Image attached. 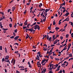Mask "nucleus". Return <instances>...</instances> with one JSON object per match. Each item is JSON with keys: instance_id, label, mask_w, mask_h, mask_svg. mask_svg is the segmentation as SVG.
I'll return each instance as SVG.
<instances>
[{"instance_id": "f257e3e1", "label": "nucleus", "mask_w": 73, "mask_h": 73, "mask_svg": "<svg viewBox=\"0 0 73 73\" xmlns=\"http://www.w3.org/2000/svg\"><path fill=\"white\" fill-rule=\"evenodd\" d=\"M33 27H34V29H35V30L36 29H38V30H40V28L39 26L36 25L35 26H33Z\"/></svg>"}, {"instance_id": "f03ea898", "label": "nucleus", "mask_w": 73, "mask_h": 73, "mask_svg": "<svg viewBox=\"0 0 73 73\" xmlns=\"http://www.w3.org/2000/svg\"><path fill=\"white\" fill-rule=\"evenodd\" d=\"M52 37H50L49 38V36L47 34V40H49V41H50L52 40Z\"/></svg>"}, {"instance_id": "7ed1b4c3", "label": "nucleus", "mask_w": 73, "mask_h": 73, "mask_svg": "<svg viewBox=\"0 0 73 73\" xmlns=\"http://www.w3.org/2000/svg\"><path fill=\"white\" fill-rule=\"evenodd\" d=\"M34 27H33L32 28H31V29H28V31H35V30H34Z\"/></svg>"}, {"instance_id": "20e7f679", "label": "nucleus", "mask_w": 73, "mask_h": 73, "mask_svg": "<svg viewBox=\"0 0 73 73\" xmlns=\"http://www.w3.org/2000/svg\"><path fill=\"white\" fill-rule=\"evenodd\" d=\"M9 56H6L5 57V60L6 59H8L9 58Z\"/></svg>"}, {"instance_id": "39448f33", "label": "nucleus", "mask_w": 73, "mask_h": 73, "mask_svg": "<svg viewBox=\"0 0 73 73\" xmlns=\"http://www.w3.org/2000/svg\"><path fill=\"white\" fill-rule=\"evenodd\" d=\"M54 66H55V68H54L53 69H56V68H57V66H58V64H56V65H54Z\"/></svg>"}, {"instance_id": "423d86ee", "label": "nucleus", "mask_w": 73, "mask_h": 73, "mask_svg": "<svg viewBox=\"0 0 73 73\" xmlns=\"http://www.w3.org/2000/svg\"><path fill=\"white\" fill-rule=\"evenodd\" d=\"M19 36H17L16 37H15V38H14V39L15 40H17L18 39V38H19Z\"/></svg>"}, {"instance_id": "0eeeda50", "label": "nucleus", "mask_w": 73, "mask_h": 73, "mask_svg": "<svg viewBox=\"0 0 73 73\" xmlns=\"http://www.w3.org/2000/svg\"><path fill=\"white\" fill-rule=\"evenodd\" d=\"M46 72V68L44 69V70H43L42 72V73H45V72Z\"/></svg>"}, {"instance_id": "6e6552de", "label": "nucleus", "mask_w": 73, "mask_h": 73, "mask_svg": "<svg viewBox=\"0 0 73 73\" xmlns=\"http://www.w3.org/2000/svg\"><path fill=\"white\" fill-rule=\"evenodd\" d=\"M50 69H52V68H51V67H52H52L53 66H54V65L53 64H50Z\"/></svg>"}, {"instance_id": "1a4fd4ad", "label": "nucleus", "mask_w": 73, "mask_h": 73, "mask_svg": "<svg viewBox=\"0 0 73 73\" xmlns=\"http://www.w3.org/2000/svg\"><path fill=\"white\" fill-rule=\"evenodd\" d=\"M50 10V9H46L45 10V12L46 13H47V12L48 11H49V10Z\"/></svg>"}, {"instance_id": "9d476101", "label": "nucleus", "mask_w": 73, "mask_h": 73, "mask_svg": "<svg viewBox=\"0 0 73 73\" xmlns=\"http://www.w3.org/2000/svg\"><path fill=\"white\" fill-rule=\"evenodd\" d=\"M39 7H40V8H41V7L42 6V4L41 3H40L39 5H38Z\"/></svg>"}, {"instance_id": "9b49d317", "label": "nucleus", "mask_w": 73, "mask_h": 73, "mask_svg": "<svg viewBox=\"0 0 73 73\" xmlns=\"http://www.w3.org/2000/svg\"><path fill=\"white\" fill-rule=\"evenodd\" d=\"M15 8L16 7H14L12 8V9L13 11L15 10Z\"/></svg>"}, {"instance_id": "f8f14e48", "label": "nucleus", "mask_w": 73, "mask_h": 73, "mask_svg": "<svg viewBox=\"0 0 73 73\" xmlns=\"http://www.w3.org/2000/svg\"><path fill=\"white\" fill-rule=\"evenodd\" d=\"M69 15V13H67L65 15H64L67 16H68Z\"/></svg>"}, {"instance_id": "ddd939ff", "label": "nucleus", "mask_w": 73, "mask_h": 73, "mask_svg": "<svg viewBox=\"0 0 73 73\" xmlns=\"http://www.w3.org/2000/svg\"><path fill=\"white\" fill-rule=\"evenodd\" d=\"M25 25H27V20H26L24 23Z\"/></svg>"}, {"instance_id": "4468645a", "label": "nucleus", "mask_w": 73, "mask_h": 73, "mask_svg": "<svg viewBox=\"0 0 73 73\" xmlns=\"http://www.w3.org/2000/svg\"><path fill=\"white\" fill-rule=\"evenodd\" d=\"M71 45H72V44H71V43L69 44L68 45V47L70 48L71 46Z\"/></svg>"}, {"instance_id": "2eb2a0df", "label": "nucleus", "mask_w": 73, "mask_h": 73, "mask_svg": "<svg viewBox=\"0 0 73 73\" xmlns=\"http://www.w3.org/2000/svg\"><path fill=\"white\" fill-rule=\"evenodd\" d=\"M0 26L1 28H3V26H2V24L1 23H0Z\"/></svg>"}, {"instance_id": "dca6fc26", "label": "nucleus", "mask_w": 73, "mask_h": 73, "mask_svg": "<svg viewBox=\"0 0 73 73\" xmlns=\"http://www.w3.org/2000/svg\"><path fill=\"white\" fill-rule=\"evenodd\" d=\"M5 62H7V61H9V59H5Z\"/></svg>"}, {"instance_id": "f3484780", "label": "nucleus", "mask_w": 73, "mask_h": 73, "mask_svg": "<svg viewBox=\"0 0 73 73\" xmlns=\"http://www.w3.org/2000/svg\"><path fill=\"white\" fill-rule=\"evenodd\" d=\"M68 37H69V34H67L66 35V38H68Z\"/></svg>"}, {"instance_id": "a211bd4d", "label": "nucleus", "mask_w": 73, "mask_h": 73, "mask_svg": "<svg viewBox=\"0 0 73 73\" xmlns=\"http://www.w3.org/2000/svg\"><path fill=\"white\" fill-rule=\"evenodd\" d=\"M69 57H72V53H70V54H69Z\"/></svg>"}, {"instance_id": "6ab92c4d", "label": "nucleus", "mask_w": 73, "mask_h": 73, "mask_svg": "<svg viewBox=\"0 0 73 73\" xmlns=\"http://www.w3.org/2000/svg\"><path fill=\"white\" fill-rule=\"evenodd\" d=\"M36 24V22L33 25H31V27H33V25H35V24Z\"/></svg>"}, {"instance_id": "aec40b11", "label": "nucleus", "mask_w": 73, "mask_h": 73, "mask_svg": "<svg viewBox=\"0 0 73 73\" xmlns=\"http://www.w3.org/2000/svg\"><path fill=\"white\" fill-rule=\"evenodd\" d=\"M2 17H3V19H5H5H6V18H5V16H4V15H2Z\"/></svg>"}, {"instance_id": "412c9836", "label": "nucleus", "mask_w": 73, "mask_h": 73, "mask_svg": "<svg viewBox=\"0 0 73 73\" xmlns=\"http://www.w3.org/2000/svg\"><path fill=\"white\" fill-rule=\"evenodd\" d=\"M57 42L56 41V40L54 41V44H57Z\"/></svg>"}, {"instance_id": "4be33fe9", "label": "nucleus", "mask_w": 73, "mask_h": 73, "mask_svg": "<svg viewBox=\"0 0 73 73\" xmlns=\"http://www.w3.org/2000/svg\"><path fill=\"white\" fill-rule=\"evenodd\" d=\"M5 52L7 53V48L5 47Z\"/></svg>"}, {"instance_id": "5701e85b", "label": "nucleus", "mask_w": 73, "mask_h": 73, "mask_svg": "<svg viewBox=\"0 0 73 73\" xmlns=\"http://www.w3.org/2000/svg\"><path fill=\"white\" fill-rule=\"evenodd\" d=\"M54 31L52 32L51 31H50L49 33H54Z\"/></svg>"}, {"instance_id": "b1692460", "label": "nucleus", "mask_w": 73, "mask_h": 73, "mask_svg": "<svg viewBox=\"0 0 73 73\" xmlns=\"http://www.w3.org/2000/svg\"><path fill=\"white\" fill-rule=\"evenodd\" d=\"M55 59L56 60H57L58 61H59V60H60V59L59 58H55Z\"/></svg>"}, {"instance_id": "393cba45", "label": "nucleus", "mask_w": 73, "mask_h": 73, "mask_svg": "<svg viewBox=\"0 0 73 73\" xmlns=\"http://www.w3.org/2000/svg\"><path fill=\"white\" fill-rule=\"evenodd\" d=\"M37 65H41V64L40 63V62H38L37 63Z\"/></svg>"}, {"instance_id": "a878e982", "label": "nucleus", "mask_w": 73, "mask_h": 73, "mask_svg": "<svg viewBox=\"0 0 73 73\" xmlns=\"http://www.w3.org/2000/svg\"><path fill=\"white\" fill-rule=\"evenodd\" d=\"M29 25L31 26V25L30 24H29L28 25H27V28H29Z\"/></svg>"}, {"instance_id": "bb28decb", "label": "nucleus", "mask_w": 73, "mask_h": 73, "mask_svg": "<svg viewBox=\"0 0 73 73\" xmlns=\"http://www.w3.org/2000/svg\"><path fill=\"white\" fill-rule=\"evenodd\" d=\"M12 26V24H9V27L10 28H11Z\"/></svg>"}, {"instance_id": "cd10ccee", "label": "nucleus", "mask_w": 73, "mask_h": 73, "mask_svg": "<svg viewBox=\"0 0 73 73\" xmlns=\"http://www.w3.org/2000/svg\"><path fill=\"white\" fill-rule=\"evenodd\" d=\"M60 5H61L62 6L64 5H65V3H63L62 4H61Z\"/></svg>"}, {"instance_id": "c85d7f7f", "label": "nucleus", "mask_w": 73, "mask_h": 73, "mask_svg": "<svg viewBox=\"0 0 73 73\" xmlns=\"http://www.w3.org/2000/svg\"><path fill=\"white\" fill-rule=\"evenodd\" d=\"M5 61V59H4V58H3L2 59V62H4Z\"/></svg>"}, {"instance_id": "c756f323", "label": "nucleus", "mask_w": 73, "mask_h": 73, "mask_svg": "<svg viewBox=\"0 0 73 73\" xmlns=\"http://www.w3.org/2000/svg\"><path fill=\"white\" fill-rule=\"evenodd\" d=\"M60 29L59 27L57 28V27L55 28L56 30H57V29Z\"/></svg>"}, {"instance_id": "7c9ffc66", "label": "nucleus", "mask_w": 73, "mask_h": 73, "mask_svg": "<svg viewBox=\"0 0 73 73\" xmlns=\"http://www.w3.org/2000/svg\"><path fill=\"white\" fill-rule=\"evenodd\" d=\"M66 65V64H65V63H63V64H61V66H64V65Z\"/></svg>"}, {"instance_id": "2f4dec72", "label": "nucleus", "mask_w": 73, "mask_h": 73, "mask_svg": "<svg viewBox=\"0 0 73 73\" xmlns=\"http://www.w3.org/2000/svg\"><path fill=\"white\" fill-rule=\"evenodd\" d=\"M3 18L1 17L0 19V21H1V20H3Z\"/></svg>"}, {"instance_id": "473e14b6", "label": "nucleus", "mask_w": 73, "mask_h": 73, "mask_svg": "<svg viewBox=\"0 0 73 73\" xmlns=\"http://www.w3.org/2000/svg\"><path fill=\"white\" fill-rule=\"evenodd\" d=\"M60 31H61V32H63V31H65L64 29H61L60 30Z\"/></svg>"}, {"instance_id": "72a5a7b5", "label": "nucleus", "mask_w": 73, "mask_h": 73, "mask_svg": "<svg viewBox=\"0 0 73 73\" xmlns=\"http://www.w3.org/2000/svg\"><path fill=\"white\" fill-rule=\"evenodd\" d=\"M67 49V48L64 47V48L63 49V50H65Z\"/></svg>"}, {"instance_id": "f704fd0d", "label": "nucleus", "mask_w": 73, "mask_h": 73, "mask_svg": "<svg viewBox=\"0 0 73 73\" xmlns=\"http://www.w3.org/2000/svg\"><path fill=\"white\" fill-rule=\"evenodd\" d=\"M44 61H46V62H47V61H48V59L47 60H46L45 59H44Z\"/></svg>"}, {"instance_id": "c9c22d12", "label": "nucleus", "mask_w": 73, "mask_h": 73, "mask_svg": "<svg viewBox=\"0 0 73 73\" xmlns=\"http://www.w3.org/2000/svg\"><path fill=\"white\" fill-rule=\"evenodd\" d=\"M15 37L14 36H12L11 37H10V38H13Z\"/></svg>"}, {"instance_id": "e433bc0d", "label": "nucleus", "mask_w": 73, "mask_h": 73, "mask_svg": "<svg viewBox=\"0 0 73 73\" xmlns=\"http://www.w3.org/2000/svg\"><path fill=\"white\" fill-rule=\"evenodd\" d=\"M19 68H24V66H19Z\"/></svg>"}, {"instance_id": "4c0bfd02", "label": "nucleus", "mask_w": 73, "mask_h": 73, "mask_svg": "<svg viewBox=\"0 0 73 73\" xmlns=\"http://www.w3.org/2000/svg\"><path fill=\"white\" fill-rule=\"evenodd\" d=\"M62 20H60L59 21V25H60L61 23V21Z\"/></svg>"}, {"instance_id": "58836bf2", "label": "nucleus", "mask_w": 73, "mask_h": 73, "mask_svg": "<svg viewBox=\"0 0 73 73\" xmlns=\"http://www.w3.org/2000/svg\"><path fill=\"white\" fill-rule=\"evenodd\" d=\"M66 19L67 20V21H68L69 20V18L68 17L66 18Z\"/></svg>"}, {"instance_id": "ea45409f", "label": "nucleus", "mask_w": 73, "mask_h": 73, "mask_svg": "<svg viewBox=\"0 0 73 73\" xmlns=\"http://www.w3.org/2000/svg\"><path fill=\"white\" fill-rule=\"evenodd\" d=\"M0 13H1V14H2V15H4V12H0Z\"/></svg>"}, {"instance_id": "a19ab883", "label": "nucleus", "mask_w": 73, "mask_h": 73, "mask_svg": "<svg viewBox=\"0 0 73 73\" xmlns=\"http://www.w3.org/2000/svg\"><path fill=\"white\" fill-rule=\"evenodd\" d=\"M50 28H51V27H48V29H49V30H51V29H50Z\"/></svg>"}, {"instance_id": "79ce46f5", "label": "nucleus", "mask_w": 73, "mask_h": 73, "mask_svg": "<svg viewBox=\"0 0 73 73\" xmlns=\"http://www.w3.org/2000/svg\"><path fill=\"white\" fill-rule=\"evenodd\" d=\"M62 70H60V71L58 72V73H62Z\"/></svg>"}, {"instance_id": "37998d69", "label": "nucleus", "mask_w": 73, "mask_h": 73, "mask_svg": "<svg viewBox=\"0 0 73 73\" xmlns=\"http://www.w3.org/2000/svg\"><path fill=\"white\" fill-rule=\"evenodd\" d=\"M59 70L60 68H58L56 70V71H58V70Z\"/></svg>"}, {"instance_id": "c03bdc74", "label": "nucleus", "mask_w": 73, "mask_h": 73, "mask_svg": "<svg viewBox=\"0 0 73 73\" xmlns=\"http://www.w3.org/2000/svg\"><path fill=\"white\" fill-rule=\"evenodd\" d=\"M17 29H15V31H14V32L15 33H17Z\"/></svg>"}, {"instance_id": "a18cd8bd", "label": "nucleus", "mask_w": 73, "mask_h": 73, "mask_svg": "<svg viewBox=\"0 0 73 73\" xmlns=\"http://www.w3.org/2000/svg\"><path fill=\"white\" fill-rule=\"evenodd\" d=\"M23 23H21V24H19V26H23Z\"/></svg>"}, {"instance_id": "49530a36", "label": "nucleus", "mask_w": 73, "mask_h": 73, "mask_svg": "<svg viewBox=\"0 0 73 73\" xmlns=\"http://www.w3.org/2000/svg\"><path fill=\"white\" fill-rule=\"evenodd\" d=\"M0 49L1 50H2V46H0Z\"/></svg>"}, {"instance_id": "de8ad7c7", "label": "nucleus", "mask_w": 73, "mask_h": 73, "mask_svg": "<svg viewBox=\"0 0 73 73\" xmlns=\"http://www.w3.org/2000/svg\"><path fill=\"white\" fill-rule=\"evenodd\" d=\"M11 9H9L8 10V12H11Z\"/></svg>"}, {"instance_id": "09e8293b", "label": "nucleus", "mask_w": 73, "mask_h": 73, "mask_svg": "<svg viewBox=\"0 0 73 73\" xmlns=\"http://www.w3.org/2000/svg\"><path fill=\"white\" fill-rule=\"evenodd\" d=\"M25 69L24 68H21L20 69L21 70H24Z\"/></svg>"}, {"instance_id": "8fccbe9b", "label": "nucleus", "mask_w": 73, "mask_h": 73, "mask_svg": "<svg viewBox=\"0 0 73 73\" xmlns=\"http://www.w3.org/2000/svg\"><path fill=\"white\" fill-rule=\"evenodd\" d=\"M53 25H55V21H53Z\"/></svg>"}, {"instance_id": "3c124183", "label": "nucleus", "mask_w": 73, "mask_h": 73, "mask_svg": "<svg viewBox=\"0 0 73 73\" xmlns=\"http://www.w3.org/2000/svg\"><path fill=\"white\" fill-rule=\"evenodd\" d=\"M44 15L45 16H46V15H47V13H44Z\"/></svg>"}, {"instance_id": "603ef678", "label": "nucleus", "mask_w": 73, "mask_h": 73, "mask_svg": "<svg viewBox=\"0 0 73 73\" xmlns=\"http://www.w3.org/2000/svg\"><path fill=\"white\" fill-rule=\"evenodd\" d=\"M33 48H36V46H33Z\"/></svg>"}, {"instance_id": "864d4df0", "label": "nucleus", "mask_w": 73, "mask_h": 73, "mask_svg": "<svg viewBox=\"0 0 73 73\" xmlns=\"http://www.w3.org/2000/svg\"><path fill=\"white\" fill-rule=\"evenodd\" d=\"M55 45L54 44H51V47H53V46H55Z\"/></svg>"}, {"instance_id": "5fc2aeb1", "label": "nucleus", "mask_w": 73, "mask_h": 73, "mask_svg": "<svg viewBox=\"0 0 73 73\" xmlns=\"http://www.w3.org/2000/svg\"><path fill=\"white\" fill-rule=\"evenodd\" d=\"M52 53H50V52H49V55H48V56H49L50 55H51V54H52Z\"/></svg>"}, {"instance_id": "6e6d98bb", "label": "nucleus", "mask_w": 73, "mask_h": 73, "mask_svg": "<svg viewBox=\"0 0 73 73\" xmlns=\"http://www.w3.org/2000/svg\"><path fill=\"white\" fill-rule=\"evenodd\" d=\"M29 68H32V66H31V65H29Z\"/></svg>"}, {"instance_id": "4d7b16f0", "label": "nucleus", "mask_w": 73, "mask_h": 73, "mask_svg": "<svg viewBox=\"0 0 73 73\" xmlns=\"http://www.w3.org/2000/svg\"><path fill=\"white\" fill-rule=\"evenodd\" d=\"M60 38L61 40H62V39H63V37L62 36H61L60 37Z\"/></svg>"}, {"instance_id": "13d9d810", "label": "nucleus", "mask_w": 73, "mask_h": 73, "mask_svg": "<svg viewBox=\"0 0 73 73\" xmlns=\"http://www.w3.org/2000/svg\"><path fill=\"white\" fill-rule=\"evenodd\" d=\"M19 53V51H18L15 52V53Z\"/></svg>"}, {"instance_id": "bf43d9fd", "label": "nucleus", "mask_w": 73, "mask_h": 73, "mask_svg": "<svg viewBox=\"0 0 73 73\" xmlns=\"http://www.w3.org/2000/svg\"><path fill=\"white\" fill-rule=\"evenodd\" d=\"M14 45H19V44L17 43H16L14 44Z\"/></svg>"}, {"instance_id": "052dcab7", "label": "nucleus", "mask_w": 73, "mask_h": 73, "mask_svg": "<svg viewBox=\"0 0 73 73\" xmlns=\"http://www.w3.org/2000/svg\"><path fill=\"white\" fill-rule=\"evenodd\" d=\"M16 26H17V25L16 24H15V25L14 26V27L16 28Z\"/></svg>"}, {"instance_id": "680f3d73", "label": "nucleus", "mask_w": 73, "mask_h": 73, "mask_svg": "<svg viewBox=\"0 0 73 73\" xmlns=\"http://www.w3.org/2000/svg\"><path fill=\"white\" fill-rule=\"evenodd\" d=\"M13 35L14 36H16V34L15 33V32H13Z\"/></svg>"}, {"instance_id": "e2e57ef3", "label": "nucleus", "mask_w": 73, "mask_h": 73, "mask_svg": "<svg viewBox=\"0 0 73 73\" xmlns=\"http://www.w3.org/2000/svg\"><path fill=\"white\" fill-rule=\"evenodd\" d=\"M26 12H27V10H25V12H24V14H25V13H26Z\"/></svg>"}, {"instance_id": "0e129e2a", "label": "nucleus", "mask_w": 73, "mask_h": 73, "mask_svg": "<svg viewBox=\"0 0 73 73\" xmlns=\"http://www.w3.org/2000/svg\"><path fill=\"white\" fill-rule=\"evenodd\" d=\"M29 4H30V3H27V5H29Z\"/></svg>"}, {"instance_id": "69168bd1", "label": "nucleus", "mask_w": 73, "mask_h": 73, "mask_svg": "<svg viewBox=\"0 0 73 73\" xmlns=\"http://www.w3.org/2000/svg\"><path fill=\"white\" fill-rule=\"evenodd\" d=\"M72 37H73V33H72L71 34Z\"/></svg>"}, {"instance_id": "338daca9", "label": "nucleus", "mask_w": 73, "mask_h": 73, "mask_svg": "<svg viewBox=\"0 0 73 73\" xmlns=\"http://www.w3.org/2000/svg\"><path fill=\"white\" fill-rule=\"evenodd\" d=\"M48 73H52V72L51 71H50Z\"/></svg>"}, {"instance_id": "774afa93", "label": "nucleus", "mask_w": 73, "mask_h": 73, "mask_svg": "<svg viewBox=\"0 0 73 73\" xmlns=\"http://www.w3.org/2000/svg\"><path fill=\"white\" fill-rule=\"evenodd\" d=\"M16 73H20V72L18 71H16Z\"/></svg>"}]
</instances>
